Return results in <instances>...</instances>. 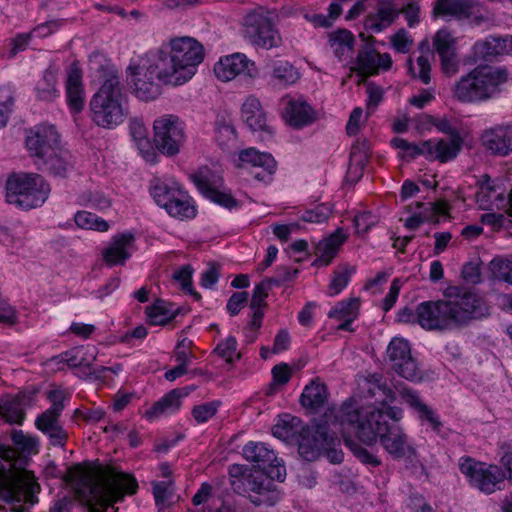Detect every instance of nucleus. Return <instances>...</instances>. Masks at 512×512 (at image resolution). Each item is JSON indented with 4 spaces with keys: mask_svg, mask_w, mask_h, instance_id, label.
I'll return each mask as SVG.
<instances>
[{
    "mask_svg": "<svg viewBox=\"0 0 512 512\" xmlns=\"http://www.w3.org/2000/svg\"><path fill=\"white\" fill-rule=\"evenodd\" d=\"M339 418L338 424L342 430L351 431V435L367 445H373L379 440L383 449L394 459L417 455L404 429L400 425L389 424L378 408L361 407L353 400H347L342 404Z\"/></svg>",
    "mask_w": 512,
    "mask_h": 512,
    "instance_id": "1",
    "label": "nucleus"
},
{
    "mask_svg": "<svg viewBox=\"0 0 512 512\" xmlns=\"http://www.w3.org/2000/svg\"><path fill=\"white\" fill-rule=\"evenodd\" d=\"M22 463L15 449L0 447V510L24 512L29 508L25 504L32 506L38 501L40 486Z\"/></svg>",
    "mask_w": 512,
    "mask_h": 512,
    "instance_id": "2",
    "label": "nucleus"
},
{
    "mask_svg": "<svg viewBox=\"0 0 512 512\" xmlns=\"http://www.w3.org/2000/svg\"><path fill=\"white\" fill-rule=\"evenodd\" d=\"M137 488L138 483L132 475L116 470L97 475L81 472L75 483L78 496L90 506L88 512H100L97 506L113 508L125 495L134 494Z\"/></svg>",
    "mask_w": 512,
    "mask_h": 512,
    "instance_id": "3",
    "label": "nucleus"
},
{
    "mask_svg": "<svg viewBox=\"0 0 512 512\" xmlns=\"http://www.w3.org/2000/svg\"><path fill=\"white\" fill-rule=\"evenodd\" d=\"M170 52H161L154 71L164 85L180 86L195 75L204 60L203 46L192 37H176L169 42Z\"/></svg>",
    "mask_w": 512,
    "mask_h": 512,
    "instance_id": "4",
    "label": "nucleus"
},
{
    "mask_svg": "<svg viewBox=\"0 0 512 512\" xmlns=\"http://www.w3.org/2000/svg\"><path fill=\"white\" fill-rule=\"evenodd\" d=\"M507 80L506 69L479 65L454 83L452 94L461 103L484 102L495 97Z\"/></svg>",
    "mask_w": 512,
    "mask_h": 512,
    "instance_id": "5",
    "label": "nucleus"
},
{
    "mask_svg": "<svg viewBox=\"0 0 512 512\" xmlns=\"http://www.w3.org/2000/svg\"><path fill=\"white\" fill-rule=\"evenodd\" d=\"M124 104L120 79L112 74L90 100L91 119L99 127L113 129L122 124L127 116L128 111Z\"/></svg>",
    "mask_w": 512,
    "mask_h": 512,
    "instance_id": "6",
    "label": "nucleus"
},
{
    "mask_svg": "<svg viewBox=\"0 0 512 512\" xmlns=\"http://www.w3.org/2000/svg\"><path fill=\"white\" fill-rule=\"evenodd\" d=\"M341 412L342 405L339 408L329 407L318 423L312 427L301 428L297 439L298 452L304 460H317L323 450L333 444L337 433L342 436L351 435V431L342 430L340 423L338 424Z\"/></svg>",
    "mask_w": 512,
    "mask_h": 512,
    "instance_id": "7",
    "label": "nucleus"
},
{
    "mask_svg": "<svg viewBox=\"0 0 512 512\" xmlns=\"http://www.w3.org/2000/svg\"><path fill=\"white\" fill-rule=\"evenodd\" d=\"M50 192L49 183L37 173H13L6 180V201L23 210L41 207Z\"/></svg>",
    "mask_w": 512,
    "mask_h": 512,
    "instance_id": "8",
    "label": "nucleus"
},
{
    "mask_svg": "<svg viewBox=\"0 0 512 512\" xmlns=\"http://www.w3.org/2000/svg\"><path fill=\"white\" fill-rule=\"evenodd\" d=\"M229 476L230 484L235 491L253 493L249 499L255 506L270 507L280 499L276 485L263 472L233 464L229 467Z\"/></svg>",
    "mask_w": 512,
    "mask_h": 512,
    "instance_id": "9",
    "label": "nucleus"
},
{
    "mask_svg": "<svg viewBox=\"0 0 512 512\" xmlns=\"http://www.w3.org/2000/svg\"><path fill=\"white\" fill-rule=\"evenodd\" d=\"M151 195L155 202L172 217L183 220L196 216L192 198L173 179H156L151 188Z\"/></svg>",
    "mask_w": 512,
    "mask_h": 512,
    "instance_id": "10",
    "label": "nucleus"
},
{
    "mask_svg": "<svg viewBox=\"0 0 512 512\" xmlns=\"http://www.w3.org/2000/svg\"><path fill=\"white\" fill-rule=\"evenodd\" d=\"M459 469L472 487L485 494L500 490L506 479L501 467L476 461L469 456L459 459Z\"/></svg>",
    "mask_w": 512,
    "mask_h": 512,
    "instance_id": "11",
    "label": "nucleus"
},
{
    "mask_svg": "<svg viewBox=\"0 0 512 512\" xmlns=\"http://www.w3.org/2000/svg\"><path fill=\"white\" fill-rule=\"evenodd\" d=\"M185 139V125L177 115L165 114L154 120L153 142L162 154L177 155Z\"/></svg>",
    "mask_w": 512,
    "mask_h": 512,
    "instance_id": "12",
    "label": "nucleus"
},
{
    "mask_svg": "<svg viewBox=\"0 0 512 512\" xmlns=\"http://www.w3.org/2000/svg\"><path fill=\"white\" fill-rule=\"evenodd\" d=\"M237 169L245 170L256 181L270 183L276 172L277 163L274 157L267 152H261L249 147L238 152L233 158Z\"/></svg>",
    "mask_w": 512,
    "mask_h": 512,
    "instance_id": "13",
    "label": "nucleus"
},
{
    "mask_svg": "<svg viewBox=\"0 0 512 512\" xmlns=\"http://www.w3.org/2000/svg\"><path fill=\"white\" fill-rule=\"evenodd\" d=\"M244 34L253 45L267 50L280 46L282 42L271 19L259 12H252L245 16Z\"/></svg>",
    "mask_w": 512,
    "mask_h": 512,
    "instance_id": "14",
    "label": "nucleus"
},
{
    "mask_svg": "<svg viewBox=\"0 0 512 512\" xmlns=\"http://www.w3.org/2000/svg\"><path fill=\"white\" fill-rule=\"evenodd\" d=\"M457 290L455 298L447 301L453 325H463L488 314V306L481 296L472 291Z\"/></svg>",
    "mask_w": 512,
    "mask_h": 512,
    "instance_id": "15",
    "label": "nucleus"
},
{
    "mask_svg": "<svg viewBox=\"0 0 512 512\" xmlns=\"http://www.w3.org/2000/svg\"><path fill=\"white\" fill-rule=\"evenodd\" d=\"M387 357L393 370L408 381L420 382L423 373L411 355V347L407 340L394 337L387 347Z\"/></svg>",
    "mask_w": 512,
    "mask_h": 512,
    "instance_id": "16",
    "label": "nucleus"
},
{
    "mask_svg": "<svg viewBox=\"0 0 512 512\" xmlns=\"http://www.w3.org/2000/svg\"><path fill=\"white\" fill-rule=\"evenodd\" d=\"M243 457L253 462L271 481L283 482L286 476L285 466L280 464L275 452L262 442H249L242 449Z\"/></svg>",
    "mask_w": 512,
    "mask_h": 512,
    "instance_id": "17",
    "label": "nucleus"
},
{
    "mask_svg": "<svg viewBox=\"0 0 512 512\" xmlns=\"http://www.w3.org/2000/svg\"><path fill=\"white\" fill-rule=\"evenodd\" d=\"M281 115L289 126L302 129L314 123L317 113L303 96L287 94L280 100Z\"/></svg>",
    "mask_w": 512,
    "mask_h": 512,
    "instance_id": "18",
    "label": "nucleus"
},
{
    "mask_svg": "<svg viewBox=\"0 0 512 512\" xmlns=\"http://www.w3.org/2000/svg\"><path fill=\"white\" fill-rule=\"evenodd\" d=\"M256 72L255 63L239 52L220 57L214 65V74L222 82L231 81L238 76L254 77Z\"/></svg>",
    "mask_w": 512,
    "mask_h": 512,
    "instance_id": "19",
    "label": "nucleus"
},
{
    "mask_svg": "<svg viewBox=\"0 0 512 512\" xmlns=\"http://www.w3.org/2000/svg\"><path fill=\"white\" fill-rule=\"evenodd\" d=\"M25 142L35 160L42 155H50L59 147V134L53 125L39 124L27 130Z\"/></svg>",
    "mask_w": 512,
    "mask_h": 512,
    "instance_id": "20",
    "label": "nucleus"
},
{
    "mask_svg": "<svg viewBox=\"0 0 512 512\" xmlns=\"http://www.w3.org/2000/svg\"><path fill=\"white\" fill-rule=\"evenodd\" d=\"M447 301H426L417 306L418 323L427 330L447 329L453 325Z\"/></svg>",
    "mask_w": 512,
    "mask_h": 512,
    "instance_id": "21",
    "label": "nucleus"
},
{
    "mask_svg": "<svg viewBox=\"0 0 512 512\" xmlns=\"http://www.w3.org/2000/svg\"><path fill=\"white\" fill-rule=\"evenodd\" d=\"M480 140L491 154L509 155L512 153V123H502L485 129Z\"/></svg>",
    "mask_w": 512,
    "mask_h": 512,
    "instance_id": "22",
    "label": "nucleus"
},
{
    "mask_svg": "<svg viewBox=\"0 0 512 512\" xmlns=\"http://www.w3.org/2000/svg\"><path fill=\"white\" fill-rule=\"evenodd\" d=\"M135 249L133 233H118L111 238L108 246L103 250V260L110 267L123 265L132 256Z\"/></svg>",
    "mask_w": 512,
    "mask_h": 512,
    "instance_id": "23",
    "label": "nucleus"
},
{
    "mask_svg": "<svg viewBox=\"0 0 512 512\" xmlns=\"http://www.w3.org/2000/svg\"><path fill=\"white\" fill-rule=\"evenodd\" d=\"M66 102L70 111L74 114L80 113L85 105V89L83 75L77 64L73 63L67 69L65 82Z\"/></svg>",
    "mask_w": 512,
    "mask_h": 512,
    "instance_id": "24",
    "label": "nucleus"
},
{
    "mask_svg": "<svg viewBox=\"0 0 512 512\" xmlns=\"http://www.w3.org/2000/svg\"><path fill=\"white\" fill-rule=\"evenodd\" d=\"M47 398L51 406L35 420V426L41 432L61 425L59 418L65 408V402L69 400L70 395L62 389H53L48 392Z\"/></svg>",
    "mask_w": 512,
    "mask_h": 512,
    "instance_id": "25",
    "label": "nucleus"
},
{
    "mask_svg": "<svg viewBox=\"0 0 512 512\" xmlns=\"http://www.w3.org/2000/svg\"><path fill=\"white\" fill-rule=\"evenodd\" d=\"M462 147V138L456 133L448 139H429L424 141V156L442 163L454 159Z\"/></svg>",
    "mask_w": 512,
    "mask_h": 512,
    "instance_id": "26",
    "label": "nucleus"
},
{
    "mask_svg": "<svg viewBox=\"0 0 512 512\" xmlns=\"http://www.w3.org/2000/svg\"><path fill=\"white\" fill-rule=\"evenodd\" d=\"M499 188L489 175H483L480 189L477 193V202L482 209H490L492 207L503 208L509 205V210L512 212V190L508 198H505L503 191H498Z\"/></svg>",
    "mask_w": 512,
    "mask_h": 512,
    "instance_id": "27",
    "label": "nucleus"
},
{
    "mask_svg": "<svg viewBox=\"0 0 512 512\" xmlns=\"http://www.w3.org/2000/svg\"><path fill=\"white\" fill-rule=\"evenodd\" d=\"M399 14L400 10L392 0H381L376 12L366 17L365 29L372 33H380L392 25Z\"/></svg>",
    "mask_w": 512,
    "mask_h": 512,
    "instance_id": "28",
    "label": "nucleus"
},
{
    "mask_svg": "<svg viewBox=\"0 0 512 512\" xmlns=\"http://www.w3.org/2000/svg\"><path fill=\"white\" fill-rule=\"evenodd\" d=\"M347 237L348 234L345 230L338 228L329 237L319 241L315 251L316 259L313 261V265L316 267L329 265Z\"/></svg>",
    "mask_w": 512,
    "mask_h": 512,
    "instance_id": "29",
    "label": "nucleus"
},
{
    "mask_svg": "<svg viewBox=\"0 0 512 512\" xmlns=\"http://www.w3.org/2000/svg\"><path fill=\"white\" fill-rule=\"evenodd\" d=\"M156 60L139 72L134 80V93L144 101L154 100L161 94V87L158 80V73L154 71Z\"/></svg>",
    "mask_w": 512,
    "mask_h": 512,
    "instance_id": "30",
    "label": "nucleus"
},
{
    "mask_svg": "<svg viewBox=\"0 0 512 512\" xmlns=\"http://www.w3.org/2000/svg\"><path fill=\"white\" fill-rule=\"evenodd\" d=\"M28 399L24 394L0 397V416L10 424L21 425L25 419Z\"/></svg>",
    "mask_w": 512,
    "mask_h": 512,
    "instance_id": "31",
    "label": "nucleus"
},
{
    "mask_svg": "<svg viewBox=\"0 0 512 512\" xmlns=\"http://www.w3.org/2000/svg\"><path fill=\"white\" fill-rule=\"evenodd\" d=\"M370 157V146L366 139H357L351 147L347 179L357 182L364 172V168Z\"/></svg>",
    "mask_w": 512,
    "mask_h": 512,
    "instance_id": "32",
    "label": "nucleus"
},
{
    "mask_svg": "<svg viewBox=\"0 0 512 512\" xmlns=\"http://www.w3.org/2000/svg\"><path fill=\"white\" fill-rule=\"evenodd\" d=\"M355 44L354 35L347 29H338L328 34V45L339 61L352 58Z\"/></svg>",
    "mask_w": 512,
    "mask_h": 512,
    "instance_id": "33",
    "label": "nucleus"
},
{
    "mask_svg": "<svg viewBox=\"0 0 512 512\" xmlns=\"http://www.w3.org/2000/svg\"><path fill=\"white\" fill-rule=\"evenodd\" d=\"M68 157V152L58 147L50 155H42L36 158L34 163L42 171L63 177L70 167Z\"/></svg>",
    "mask_w": 512,
    "mask_h": 512,
    "instance_id": "34",
    "label": "nucleus"
},
{
    "mask_svg": "<svg viewBox=\"0 0 512 512\" xmlns=\"http://www.w3.org/2000/svg\"><path fill=\"white\" fill-rule=\"evenodd\" d=\"M476 53L482 58L509 55L512 53V36H489L478 41L475 46Z\"/></svg>",
    "mask_w": 512,
    "mask_h": 512,
    "instance_id": "35",
    "label": "nucleus"
},
{
    "mask_svg": "<svg viewBox=\"0 0 512 512\" xmlns=\"http://www.w3.org/2000/svg\"><path fill=\"white\" fill-rule=\"evenodd\" d=\"M329 398L326 384L319 378H315L307 384L300 396V403L303 407L312 410L323 407Z\"/></svg>",
    "mask_w": 512,
    "mask_h": 512,
    "instance_id": "36",
    "label": "nucleus"
},
{
    "mask_svg": "<svg viewBox=\"0 0 512 512\" xmlns=\"http://www.w3.org/2000/svg\"><path fill=\"white\" fill-rule=\"evenodd\" d=\"M242 117L253 131H267L272 133L270 126L266 124V117L259 99L249 96L242 104Z\"/></svg>",
    "mask_w": 512,
    "mask_h": 512,
    "instance_id": "37",
    "label": "nucleus"
},
{
    "mask_svg": "<svg viewBox=\"0 0 512 512\" xmlns=\"http://www.w3.org/2000/svg\"><path fill=\"white\" fill-rule=\"evenodd\" d=\"M300 79L298 69L288 61L276 60L270 64V82L274 86L286 88Z\"/></svg>",
    "mask_w": 512,
    "mask_h": 512,
    "instance_id": "38",
    "label": "nucleus"
},
{
    "mask_svg": "<svg viewBox=\"0 0 512 512\" xmlns=\"http://www.w3.org/2000/svg\"><path fill=\"white\" fill-rule=\"evenodd\" d=\"M359 311V301L355 298L344 300L335 305L328 317L340 322L337 330L351 331V324L357 318Z\"/></svg>",
    "mask_w": 512,
    "mask_h": 512,
    "instance_id": "39",
    "label": "nucleus"
},
{
    "mask_svg": "<svg viewBox=\"0 0 512 512\" xmlns=\"http://www.w3.org/2000/svg\"><path fill=\"white\" fill-rule=\"evenodd\" d=\"M396 390L408 407L417 414V417L422 424L436 412L421 399L416 390L408 388L402 384L396 386Z\"/></svg>",
    "mask_w": 512,
    "mask_h": 512,
    "instance_id": "40",
    "label": "nucleus"
},
{
    "mask_svg": "<svg viewBox=\"0 0 512 512\" xmlns=\"http://www.w3.org/2000/svg\"><path fill=\"white\" fill-rule=\"evenodd\" d=\"M36 97L40 101L51 102L60 96L57 71L47 68L35 85Z\"/></svg>",
    "mask_w": 512,
    "mask_h": 512,
    "instance_id": "41",
    "label": "nucleus"
},
{
    "mask_svg": "<svg viewBox=\"0 0 512 512\" xmlns=\"http://www.w3.org/2000/svg\"><path fill=\"white\" fill-rule=\"evenodd\" d=\"M197 189L207 197L216 188H222L223 178L219 173L207 166L200 167L195 173L190 175Z\"/></svg>",
    "mask_w": 512,
    "mask_h": 512,
    "instance_id": "42",
    "label": "nucleus"
},
{
    "mask_svg": "<svg viewBox=\"0 0 512 512\" xmlns=\"http://www.w3.org/2000/svg\"><path fill=\"white\" fill-rule=\"evenodd\" d=\"M377 51L371 46H365L359 50L356 59L352 62L351 70L355 71L363 79L376 75Z\"/></svg>",
    "mask_w": 512,
    "mask_h": 512,
    "instance_id": "43",
    "label": "nucleus"
},
{
    "mask_svg": "<svg viewBox=\"0 0 512 512\" xmlns=\"http://www.w3.org/2000/svg\"><path fill=\"white\" fill-rule=\"evenodd\" d=\"M300 424L301 420L299 418L285 414L272 427V434L285 442L297 440L301 433Z\"/></svg>",
    "mask_w": 512,
    "mask_h": 512,
    "instance_id": "44",
    "label": "nucleus"
},
{
    "mask_svg": "<svg viewBox=\"0 0 512 512\" xmlns=\"http://www.w3.org/2000/svg\"><path fill=\"white\" fill-rule=\"evenodd\" d=\"M182 393L178 389H174L164 395L157 401L150 410L146 412V416L150 419L157 418L161 415H169L179 410L181 406Z\"/></svg>",
    "mask_w": 512,
    "mask_h": 512,
    "instance_id": "45",
    "label": "nucleus"
},
{
    "mask_svg": "<svg viewBox=\"0 0 512 512\" xmlns=\"http://www.w3.org/2000/svg\"><path fill=\"white\" fill-rule=\"evenodd\" d=\"M95 348H75L61 354L57 359L59 363H65L69 367H88L95 360Z\"/></svg>",
    "mask_w": 512,
    "mask_h": 512,
    "instance_id": "46",
    "label": "nucleus"
},
{
    "mask_svg": "<svg viewBox=\"0 0 512 512\" xmlns=\"http://www.w3.org/2000/svg\"><path fill=\"white\" fill-rule=\"evenodd\" d=\"M74 221L81 229L106 232L110 228L106 220L88 211H78L74 216Z\"/></svg>",
    "mask_w": 512,
    "mask_h": 512,
    "instance_id": "47",
    "label": "nucleus"
},
{
    "mask_svg": "<svg viewBox=\"0 0 512 512\" xmlns=\"http://www.w3.org/2000/svg\"><path fill=\"white\" fill-rule=\"evenodd\" d=\"M215 138L223 149H229L236 143V131L232 123L225 118L217 119Z\"/></svg>",
    "mask_w": 512,
    "mask_h": 512,
    "instance_id": "48",
    "label": "nucleus"
},
{
    "mask_svg": "<svg viewBox=\"0 0 512 512\" xmlns=\"http://www.w3.org/2000/svg\"><path fill=\"white\" fill-rule=\"evenodd\" d=\"M153 495L159 510L169 509L173 499V481H157L153 483Z\"/></svg>",
    "mask_w": 512,
    "mask_h": 512,
    "instance_id": "49",
    "label": "nucleus"
},
{
    "mask_svg": "<svg viewBox=\"0 0 512 512\" xmlns=\"http://www.w3.org/2000/svg\"><path fill=\"white\" fill-rule=\"evenodd\" d=\"M456 44V38L446 29L439 30L433 39V45L439 57L457 54Z\"/></svg>",
    "mask_w": 512,
    "mask_h": 512,
    "instance_id": "50",
    "label": "nucleus"
},
{
    "mask_svg": "<svg viewBox=\"0 0 512 512\" xmlns=\"http://www.w3.org/2000/svg\"><path fill=\"white\" fill-rule=\"evenodd\" d=\"M147 317L152 325H165L174 318V312L162 300L146 307Z\"/></svg>",
    "mask_w": 512,
    "mask_h": 512,
    "instance_id": "51",
    "label": "nucleus"
},
{
    "mask_svg": "<svg viewBox=\"0 0 512 512\" xmlns=\"http://www.w3.org/2000/svg\"><path fill=\"white\" fill-rule=\"evenodd\" d=\"M355 272V267L344 265L334 272V276L329 284V295L339 294L349 283L351 275Z\"/></svg>",
    "mask_w": 512,
    "mask_h": 512,
    "instance_id": "52",
    "label": "nucleus"
},
{
    "mask_svg": "<svg viewBox=\"0 0 512 512\" xmlns=\"http://www.w3.org/2000/svg\"><path fill=\"white\" fill-rule=\"evenodd\" d=\"M221 405L220 400L195 405L191 411L192 417L198 424L206 423L216 415Z\"/></svg>",
    "mask_w": 512,
    "mask_h": 512,
    "instance_id": "53",
    "label": "nucleus"
},
{
    "mask_svg": "<svg viewBox=\"0 0 512 512\" xmlns=\"http://www.w3.org/2000/svg\"><path fill=\"white\" fill-rule=\"evenodd\" d=\"M11 439L16 448L22 453H38L39 443L36 437L26 435L22 430H13Z\"/></svg>",
    "mask_w": 512,
    "mask_h": 512,
    "instance_id": "54",
    "label": "nucleus"
},
{
    "mask_svg": "<svg viewBox=\"0 0 512 512\" xmlns=\"http://www.w3.org/2000/svg\"><path fill=\"white\" fill-rule=\"evenodd\" d=\"M79 203L99 211H104L111 206L110 199L100 191L84 192L79 197Z\"/></svg>",
    "mask_w": 512,
    "mask_h": 512,
    "instance_id": "55",
    "label": "nucleus"
},
{
    "mask_svg": "<svg viewBox=\"0 0 512 512\" xmlns=\"http://www.w3.org/2000/svg\"><path fill=\"white\" fill-rule=\"evenodd\" d=\"M14 95L10 87H0V129L5 127L13 110Z\"/></svg>",
    "mask_w": 512,
    "mask_h": 512,
    "instance_id": "56",
    "label": "nucleus"
},
{
    "mask_svg": "<svg viewBox=\"0 0 512 512\" xmlns=\"http://www.w3.org/2000/svg\"><path fill=\"white\" fill-rule=\"evenodd\" d=\"M237 346L236 338L229 336L225 340L219 342L214 351L219 357L225 359L226 362L233 363L240 357L237 352Z\"/></svg>",
    "mask_w": 512,
    "mask_h": 512,
    "instance_id": "57",
    "label": "nucleus"
},
{
    "mask_svg": "<svg viewBox=\"0 0 512 512\" xmlns=\"http://www.w3.org/2000/svg\"><path fill=\"white\" fill-rule=\"evenodd\" d=\"M493 276L512 285V260L495 258L490 262Z\"/></svg>",
    "mask_w": 512,
    "mask_h": 512,
    "instance_id": "58",
    "label": "nucleus"
},
{
    "mask_svg": "<svg viewBox=\"0 0 512 512\" xmlns=\"http://www.w3.org/2000/svg\"><path fill=\"white\" fill-rule=\"evenodd\" d=\"M332 214L329 204H319L313 209L305 211L301 215V220L307 223L321 224L326 222Z\"/></svg>",
    "mask_w": 512,
    "mask_h": 512,
    "instance_id": "59",
    "label": "nucleus"
},
{
    "mask_svg": "<svg viewBox=\"0 0 512 512\" xmlns=\"http://www.w3.org/2000/svg\"><path fill=\"white\" fill-rule=\"evenodd\" d=\"M409 71L413 75V77L418 78L424 84H428L431 80V66L426 56H419L416 59L415 64L411 60H409Z\"/></svg>",
    "mask_w": 512,
    "mask_h": 512,
    "instance_id": "60",
    "label": "nucleus"
},
{
    "mask_svg": "<svg viewBox=\"0 0 512 512\" xmlns=\"http://www.w3.org/2000/svg\"><path fill=\"white\" fill-rule=\"evenodd\" d=\"M192 274L193 269L191 266L185 265L174 272L173 279L181 285L184 291L191 294L195 299H199L200 295L192 287Z\"/></svg>",
    "mask_w": 512,
    "mask_h": 512,
    "instance_id": "61",
    "label": "nucleus"
},
{
    "mask_svg": "<svg viewBox=\"0 0 512 512\" xmlns=\"http://www.w3.org/2000/svg\"><path fill=\"white\" fill-rule=\"evenodd\" d=\"M394 148L403 151V157L414 158L417 155H424V141L420 144L408 142L407 140L396 137L391 140Z\"/></svg>",
    "mask_w": 512,
    "mask_h": 512,
    "instance_id": "62",
    "label": "nucleus"
},
{
    "mask_svg": "<svg viewBox=\"0 0 512 512\" xmlns=\"http://www.w3.org/2000/svg\"><path fill=\"white\" fill-rule=\"evenodd\" d=\"M350 435L343 436L345 439L346 445H348L351 450L353 451L354 455L364 464H369L373 467L379 466L381 464L380 459L374 455L373 453H370L367 449L359 446L358 444L354 443L353 440L349 439Z\"/></svg>",
    "mask_w": 512,
    "mask_h": 512,
    "instance_id": "63",
    "label": "nucleus"
},
{
    "mask_svg": "<svg viewBox=\"0 0 512 512\" xmlns=\"http://www.w3.org/2000/svg\"><path fill=\"white\" fill-rule=\"evenodd\" d=\"M417 208H424L426 213L431 216V221H439L440 217L449 215L450 205L445 201L417 203Z\"/></svg>",
    "mask_w": 512,
    "mask_h": 512,
    "instance_id": "64",
    "label": "nucleus"
}]
</instances>
